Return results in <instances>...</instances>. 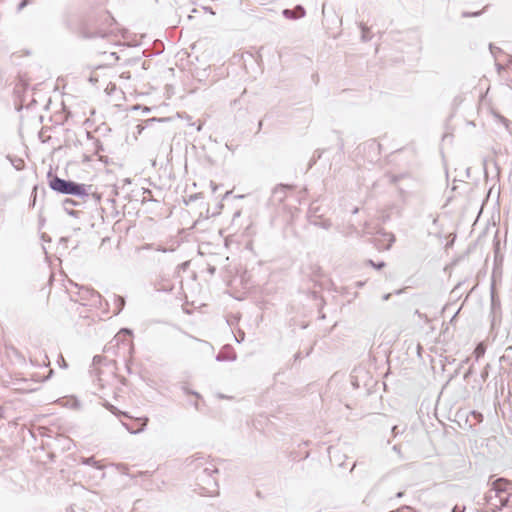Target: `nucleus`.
<instances>
[{"instance_id":"7ed1b4c3","label":"nucleus","mask_w":512,"mask_h":512,"mask_svg":"<svg viewBox=\"0 0 512 512\" xmlns=\"http://www.w3.org/2000/svg\"><path fill=\"white\" fill-rule=\"evenodd\" d=\"M147 422L148 418L146 417L136 418L131 426L127 425V429L130 430L132 433L140 432L146 426Z\"/></svg>"},{"instance_id":"2eb2a0df","label":"nucleus","mask_w":512,"mask_h":512,"mask_svg":"<svg viewBox=\"0 0 512 512\" xmlns=\"http://www.w3.org/2000/svg\"><path fill=\"white\" fill-rule=\"evenodd\" d=\"M471 371L469 370L466 375H465V378L468 377V375H470Z\"/></svg>"},{"instance_id":"4468645a","label":"nucleus","mask_w":512,"mask_h":512,"mask_svg":"<svg viewBox=\"0 0 512 512\" xmlns=\"http://www.w3.org/2000/svg\"><path fill=\"white\" fill-rule=\"evenodd\" d=\"M402 495H403V493H402V492H399V493H397V495H396V496H397V497H401Z\"/></svg>"},{"instance_id":"f8f14e48","label":"nucleus","mask_w":512,"mask_h":512,"mask_svg":"<svg viewBox=\"0 0 512 512\" xmlns=\"http://www.w3.org/2000/svg\"><path fill=\"white\" fill-rule=\"evenodd\" d=\"M487 368H488V365L486 366L485 370L482 372L481 376L483 379H485L487 376H488V371H487Z\"/></svg>"},{"instance_id":"39448f33","label":"nucleus","mask_w":512,"mask_h":512,"mask_svg":"<svg viewBox=\"0 0 512 512\" xmlns=\"http://www.w3.org/2000/svg\"><path fill=\"white\" fill-rule=\"evenodd\" d=\"M28 87V83L24 79H19L15 86V92L18 94L24 93Z\"/></svg>"},{"instance_id":"f3484780","label":"nucleus","mask_w":512,"mask_h":512,"mask_svg":"<svg viewBox=\"0 0 512 512\" xmlns=\"http://www.w3.org/2000/svg\"><path fill=\"white\" fill-rule=\"evenodd\" d=\"M452 512H456V507L453 509V511H452Z\"/></svg>"},{"instance_id":"f03ea898","label":"nucleus","mask_w":512,"mask_h":512,"mask_svg":"<svg viewBox=\"0 0 512 512\" xmlns=\"http://www.w3.org/2000/svg\"><path fill=\"white\" fill-rule=\"evenodd\" d=\"M49 186L51 187V189L64 194H72L77 196L87 195L85 185L77 184L72 181H65L58 177H54L53 179H51Z\"/></svg>"},{"instance_id":"20e7f679","label":"nucleus","mask_w":512,"mask_h":512,"mask_svg":"<svg viewBox=\"0 0 512 512\" xmlns=\"http://www.w3.org/2000/svg\"><path fill=\"white\" fill-rule=\"evenodd\" d=\"M406 178L404 175L402 176H393L391 178V185L393 186V188L395 190H397L399 192V199H398V203H403L404 200H405V189L403 187H397L396 185V182L399 180V179H404Z\"/></svg>"},{"instance_id":"423d86ee","label":"nucleus","mask_w":512,"mask_h":512,"mask_svg":"<svg viewBox=\"0 0 512 512\" xmlns=\"http://www.w3.org/2000/svg\"><path fill=\"white\" fill-rule=\"evenodd\" d=\"M477 358L481 357L485 353V349L482 344H479L474 351Z\"/></svg>"},{"instance_id":"ddd939ff","label":"nucleus","mask_w":512,"mask_h":512,"mask_svg":"<svg viewBox=\"0 0 512 512\" xmlns=\"http://www.w3.org/2000/svg\"><path fill=\"white\" fill-rule=\"evenodd\" d=\"M507 358H508V356H506V355H505V356H503V357L501 358V360L506 361V359H507Z\"/></svg>"},{"instance_id":"0eeeda50","label":"nucleus","mask_w":512,"mask_h":512,"mask_svg":"<svg viewBox=\"0 0 512 512\" xmlns=\"http://www.w3.org/2000/svg\"><path fill=\"white\" fill-rule=\"evenodd\" d=\"M481 14V12H473V13H470V12H463L462 16L463 17H476V16H479Z\"/></svg>"},{"instance_id":"f257e3e1","label":"nucleus","mask_w":512,"mask_h":512,"mask_svg":"<svg viewBox=\"0 0 512 512\" xmlns=\"http://www.w3.org/2000/svg\"><path fill=\"white\" fill-rule=\"evenodd\" d=\"M508 482L499 478L492 482V487L486 493V500L493 506H506L509 501V494L506 493Z\"/></svg>"},{"instance_id":"9b49d317","label":"nucleus","mask_w":512,"mask_h":512,"mask_svg":"<svg viewBox=\"0 0 512 512\" xmlns=\"http://www.w3.org/2000/svg\"><path fill=\"white\" fill-rule=\"evenodd\" d=\"M472 415L474 416V418H476L478 421H481L482 420V414L479 413V412H476V411H473L472 412Z\"/></svg>"},{"instance_id":"dca6fc26","label":"nucleus","mask_w":512,"mask_h":512,"mask_svg":"<svg viewBox=\"0 0 512 512\" xmlns=\"http://www.w3.org/2000/svg\"><path fill=\"white\" fill-rule=\"evenodd\" d=\"M507 350H508V351H512V347H509Z\"/></svg>"},{"instance_id":"6e6552de","label":"nucleus","mask_w":512,"mask_h":512,"mask_svg":"<svg viewBox=\"0 0 512 512\" xmlns=\"http://www.w3.org/2000/svg\"><path fill=\"white\" fill-rule=\"evenodd\" d=\"M389 236V244L386 245V250H388L391 246V244L395 241V236L393 234L386 233V237Z\"/></svg>"},{"instance_id":"9d476101","label":"nucleus","mask_w":512,"mask_h":512,"mask_svg":"<svg viewBox=\"0 0 512 512\" xmlns=\"http://www.w3.org/2000/svg\"><path fill=\"white\" fill-rule=\"evenodd\" d=\"M392 450L397 454L398 458H401V450L399 445H394Z\"/></svg>"},{"instance_id":"1a4fd4ad","label":"nucleus","mask_w":512,"mask_h":512,"mask_svg":"<svg viewBox=\"0 0 512 512\" xmlns=\"http://www.w3.org/2000/svg\"><path fill=\"white\" fill-rule=\"evenodd\" d=\"M391 431H392V434H393L394 436H397L398 434H400V433H402V432H403V429H402V430H400V429H399V427L395 425V426H393V427H392V430H391Z\"/></svg>"}]
</instances>
